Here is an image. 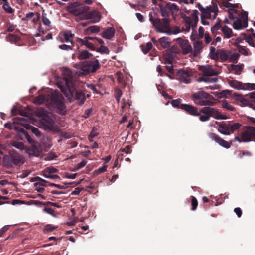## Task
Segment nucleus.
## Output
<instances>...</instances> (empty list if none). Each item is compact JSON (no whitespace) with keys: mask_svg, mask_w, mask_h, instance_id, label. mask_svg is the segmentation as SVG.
Masks as SVG:
<instances>
[{"mask_svg":"<svg viewBox=\"0 0 255 255\" xmlns=\"http://www.w3.org/2000/svg\"><path fill=\"white\" fill-rule=\"evenodd\" d=\"M44 102L56 108L59 114L64 115L66 113L64 98L59 94L55 92L45 93L39 95L35 99L36 104H41Z\"/></svg>","mask_w":255,"mask_h":255,"instance_id":"f257e3e1","label":"nucleus"},{"mask_svg":"<svg viewBox=\"0 0 255 255\" xmlns=\"http://www.w3.org/2000/svg\"><path fill=\"white\" fill-rule=\"evenodd\" d=\"M25 128L27 129H31L32 133L35 134L37 137L39 136L41 134L39 129L30 125L27 122V121L24 118L17 117L14 119V121L12 124H10V128L14 129L18 132H21L24 134L28 142L30 143H32L33 140L30 137L28 134L25 131L23 128Z\"/></svg>","mask_w":255,"mask_h":255,"instance_id":"f03ea898","label":"nucleus"},{"mask_svg":"<svg viewBox=\"0 0 255 255\" xmlns=\"http://www.w3.org/2000/svg\"><path fill=\"white\" fill-rule=\"evenodd\" d=\"M149 20L157 32L163 33L170 35L179 33L180 32L179 27H175L173 29L170 28V20L168 18H164L161 19L159 18H153L151 16Z\"/></svg>","mask_w":255,"mask_h":255,"instance_id":"7ed1b4c3","label":"nucleus"},{"mask_svg":"<svg viewBox=\"0 0 255 255\" xmlns=\"http://www.w3.org/2000/svg\"><path fill=\"white\" fill-rule=\"evenodd\" d=\"M66 88H61L62 92L67 97H74L80 105L84 104L86 100L85 94L81 90L75 89L71 77H67L64 79Z\"/></svg>","mask_w":255,"mask_h":255,"instance_id":"20e7f679","label":"nucleus"},{"mask_svg":"<svg viewBox=\"0 0 255 255\" xmlns=\"http://www.w3.org/2000/svg\"><path fill=\"white\" fill-rule=\"evenodd\" d=\"M191 99L195 104L199 106L209 107L213 106L215 104L214 97L204 91H199L193 93Z\"/></svg>","mask_w":255,"mask_h":255,"instance_id":"39448f33","label":"nucleus"},{"mask_svg":"<svg viewBox=\"0 0 255 255\" xmlns=\"http://www.w3.org/2000/svg\"><path fill=\"white\" fill-rule=\"evenodd\" d=\"M24 158L14 150L9 151V155H4L3 161L5 166L12 167L14 166H20L24 162Z\"/></svg>","mask_w":255,"mask_h":255,"instance_id":"423d86ee","label":"nucleus"},{"mask_svg":"<svg viewBox=\"0 0 255 255\" xmlns=\"http://www.w3.org/2000/svg\"><path fill=\"white\" fill-rule=\"evenodd\" d=\"M199 119L202 122H206L210 119L211 117L216 119H226V116L221 115L219 111L212 107H205L199 109Z\"/></svg>","mask_w":255,"mask_h":255,"instance_id":"0eeeda50","label":"nucleus"},{"mask_svg":"<svg viewBox=\"0 0 255 255\" xmlns=\"http://www.w3.org/2000/svg\"><path fill=\"white\" fill-rule=\"evenodd\" d=\"M199 12L197 10H194L191 16H187L183 13L180 14L181 17L183 19L184 25L182 30L185 32H189L192 27L193 29L196 28L199 21L198 19Z\"/></svg>","mask_w":255,"mask_h":255,"instance_id":"6e6552de","label":"nucleus"},{"mask_svg":"<svg viewBox=\"0 0 255 255\" xmlns=\"http://www.w3.org/2000/svg\"><path fill=\"white\" fill-rule=\"evenodd\" d=\"M100 67V64L97 59L94 60H85L81 64V70L85 74L95 72Z\"/></svg>","mask_w":255,"mask_h":255,"instance_id":"1a4fd4ad","label":"nucleus"},{"mask_svg":"<svg viewBox=\"0 0 255 255\" xmlns=\"http://www.w3.org/2000/svg\"><path fill=\"white\" fill-rule=\"evenodd\" d=\"M235 140L239 142L255 141V128L251 126L248 127L246 130L242 132L241 138L236 136L235 137Z\"/></svg>","mask_w":255,"mask_h":255,"instance_id":"9d476101","label":"nucleus"},{"mask_svg":"<svg viewBox=\"0 0 255 255\" xmlns=\"http://www.w3.org/2000/svg\"><path fill=\"white\" fill-rule=\"evenodd\" d=\"M212 5L207 6L201 12V17L207 19H215L218 13V8L216 1H212Z\"/></svg>","mask_w":255,"mask_h":255,"instance_id":"9b49d317","label":"nucleus"},{"mask_svg":"<svg viewBox=\"0 0 255 255\" xmlns=\"http://www.w3.org/2000/svg\"><path fill=\"white\" fill-rule=\"evenodd\" d=\"M89 10V7L83 5L69 7V11L75 16H79L81 19Z\"/></svg>","mask_w":255,"mask_h":255,"instance_id":"f8f14e48","label":"nucleus"},{"mask_svg":"<svg viewBox=\"0 0 255 255\" xmlns=\"http://www.w3.org/2000/svg\"><path fill=\"white\" fill-rule=\"evenodd\" d=\"M176 42L181 48L183 54H188L192 51V47L188 40L178 38L176 39Z\"/></svg>","mask_w":255,"mask_h":255,"instance_id":"ddd939ff","label":"nucleus"},{"mask_svg":"<svg viewBox=\"0 0 255 255\" xmlns=\"http://www.w3.org/2000/svg\"><path fill=\"white\" fill-rule=\"evenodd\" d=\"M199 70L203 72L205 76H216L219 73L218 70L213 69L212 66L210 65L200 66Z\"/></svg>","mask_w":255,"mask_h":255,"instance_id":"4468645a","label":"nucleus"},{"mask_svg":"<svg viewBox=\"0 0 255 255\" xmlns=\"http://www.w3.org/2000/svg\"><path fill=\"white\" fill-rule=\"evenodd\" d=\"M58 172V170L57 169L53 167H48L43 171L42 175L44 177L51 179H60V177L58 175L54 174V173H57Z\"/></svg>","mask_w":255,"mask_h":255,"instance_id":"2eb2a0df","label":"nucleus"},{"mask_svg":"<svg viewBox=\"0 0 255 255\" xmlns=\"http://www.w3.org/2000/svg\"><path fill=\"white\" fill-rule=\"evenodd\" d=\"M181 109L186 112L188 114L194 116H199L200 115L199 109L191 105L185 104L183 105H181Z\"/></svg>","mask_w":255,"mask_h":255,"instance_id":"dca6fc26","label":"nucleus"},{"mask_svg":"<svg viewBox=\"0 0 255 255\" xmlns=\"http://www.w3.org/2000/svg\"><path fill=\"white\" fill-rule=\"evenodd\" d=\"M208 136L211 139L214 140L220 146L225 148L228 149L231 147V144L230 143L226 140H224L214 133H210L209 134Z\"/></svg>","mask_w":255,"mask_h":255,"instance_id":"f3484780","label":"nucleus"},{"mask_svg":"<svg viewBox=\"0 0 255 255\" xmlns=\"http://www.w3.org/2000/svg\"><path fill=\"white\" fill-rule=\"evenodd\" d=\"M91 19L93 23H96L100 21V16L99 13L96 10H93L90 12H87L84 17H82V20Z\"/></svg>","mask_w":255,"mask_h":255,"instance_id":"a211bd4d","label":"nucleus"},{"mask_svg":"<svg viewBox=\"0 0 255 255\" xmlns=\"http://www.w3.org/2000/svg\"><path fill=\"white\" fill-rule=\"evenodd\" d=\"M177 75L179 77V79L181 82L185 83H189L190 82V77L192 73L188 70L180 69L177 72Z\"/></svg>","mask_w":255,"mask_h":255,"instance_id":"6ab92c4d","label":"nucleus"},{"mask_svg":"<svg viewBox=\"0 0 255 255\" xmlns=\"http://www.w3.org/2000/svg\"><path fill=\"white\" fill-rule=\"evenodd\" d=\"M41 124L45 129L53 130L54 129V122L49 117L43 118L42 120Z\"/></svg>","mask_w":255,"mask_h":255,"instance_id":"aec40b11","label":"nucleus"},{"mask_svg":"<svg viewBox=\"0 0 255 255\" xmlns=\"http://www.w3.org/2000/svg\"><path fill=\"white\" fill-rule=\"evenodd\" d=\"M35 181H38V182H36L34 184L35 186L36 187V190L39 193H42L44 191V188L42 187H38V185L42 186H46L45 185L46 183H49L48 181H47L46 180L42 179L41 178L39 177H35Z\"/></svg>","mask_w":255,"mask_h":255,"instance_id":"412c9836","label":"nucleus"},{"mask_svg":"<svg viewBox=\"0 0 255 255\" xmlns=\"http://www.w3.org/2000/svg\"><path fill=\"white\" fill-rule=\"evenodd\" d=\"M115 30L113 27H108L103 32L101 35L102 37L107 39H111L114 36Z\"/></svg>","mask_w":255,"mask_h":255,"instance_id":"4be33fe9","label":"nucleus"},{"mask_svg":"<svg viewBox=\"0 0 255 255\" xmlns=\"http://www.w3.org/2000/svg\"><path fill=\"white\" fill-rule=\"evenodd\" d=\"M218 52L219 54V59H220L221 61H226L229 59L231 51L222 49H218Z\"/></svg>","mask_w":255,"mask_h":255,"instance_id":"5701e85b","label":"nucleus"},{"mask_svg":"<svg viewBox=\"0 0 255 255\" xmlns=\"http://www.w3.org/2000/svg\"><path fill=\"white\" fill-rule=\"evenodd\" d=\"M171 45L170 39L167 37H162L159 39V47L163 48H169Z\"/></svg>","mask_w":255,"mask_h":255,"instance_id":"b1692460","label":"nucleus"},{"mask_svg":"<svg viewBox=\"0 0 255 255\" xmlns=\"http://www.w3.org/2000/svg\"><path fill=\"white\" fill-rule=\"evenodd\" d=\"M31 144H32L31 146L29 149V154L34 156H38L40 153V150L38 147V145H37L36 143H35L34 141Z\"/></svg>","mask_w":255,"mask_h":255,"instance_id":"393cba45","label":"nucleus"},{"mask_svg":"<svg viewBox=\"0 0 255 255\" xmlns=\"http://www.w3.org/2000/svg\"><path fill=\"white\" fill-rule=\"evenodd\" d=\"M232 97L236 98V101L241 102L242 104L241 105L247 106L250 104L249 101L245 99L242 95L239 94L237 93H234L232 95Z\"/></svg>","mask_w":255,"mask_h":255,"instance_id":"a878e982","label":"nucleus"},{"mask_svg":"<svg viewBox=\"0 0 255 255\" xmlns=\"http://www.w3.org/2000/svg\"><path fill=\"white\" fill-rule=\"evenodd\" d=\"M224 38H229L233 36L232 29L227 26L225 25L221 28Z\"/></svg>","mask_w":255,"mask_h":255,"instance_id":"bb28decb","label":"nucleus"},{"mask_svg":"<svg viewBox=\"0 0 255 255\" xmlns=\"http://www.w3.org/2000/svg\"><path fill=\"white\" fill-rule=\"evenodd\" d=\"M218 130L221 133L224 135H229L230 130L229 125L227 126L226 124H223L219 125Z\"/></svg>","mask_w":255,"mask_h":255,"instance_id":"cd10ccee","label":"nucleus"},{"mask_svg":"<svg viewBox=\"0 0 255 255\" xmlns=\"http://www.w3.org/2000/svg\"><path fill=\"white\" fill-rule=\"evenodd\" d=\"M229 84L231 87L237 89L244 90L245 89L244 84L237 80H230Z\"/></svg>","mask_w":255,"mask_h":255,"instance_id":"c85d7f7f","label":"nucleus"},{"mask_svg":"<svg viewBox=\"0 0 255 255\" xmlns=\"http://www.w3.org/2000/svg\"><path fill=\"white\" fill-rule=\"evenodd\" d=\"M209 55L211 59L217 60L219 59V54L218 52V49L216 50V48L214 47H210Z\"/></svg>","mask_w":255,"mask_h":255,"instance_id":"c756f323","label":"nucleus"},{"mask_svg":"<svg viewBox=\"0 0 255 255\" xmlns=\"http://www.w3.org/2000/svg\"><path fill=\"white\" fill-rule=\"evenodd\" d=\"M164 59L165 64L172 63L174 59V56L173 54L170 52V50L167 51V52L164 54Z\"/></svg>","mask_w":255,"mask_h":255,"instance_id":"7c9ffc66","label":"nucleus"},{"mask_svg":"<svg viewBox=\"0 0 255 255\" xmlns=\"http://www.w3.org/2000/svg\"><path fill=\"white\" fill-rule=\"evenodd\" d=\"M92 56V54L89 53L87 50H83L81 51L77 57L79 60H83L89 58Z\"/></svg>","mask_w":255,"mask_h":255,"instance_id":"2f4dec72","label":"nucleus"},{"mask_svg":"<svg viewBox=\"0 0 255 255\" xmlns=\"http://www.w3.org/2000/svg\"><path fill=\"white\" fill-rule=\"evenodd\" d=\"M233 27L235 29L241 30L243 28V22L241 18H238L233 23Z\"/></svg>","mask_w":255,"mask_h":255,"instance_id":"473e14b6","label":"nucleus"},{"mask_svg":"<svg viewBox=\"0 0 255 255\" xmlns=\"http://www.w3.org/2000/svg\"><path fill=\"white\" fill-rule=\"evenodd\" d=\"M198 81L199 82L216 83L218 81V78L217 77L209 78V77H208V76H205V77H199L198 79Z\"/></svg>","mask_w":255,"mask_h":255,"instance_id":"72a5a7b5","label":"nucleus"},{"mask_svg":"<svg viewBox=\"0 0 255 255\" xmlns=\"http://www.w3.org/2000/svg\"><path fill=\"white\" fill-rule=\"evenodd\" d=\"M6 38L7 41L14 43H16L20 40V38L18 36L11 34H8Z\"/></svg>","mask_w":255,"mask_h":255,"instance_id":"f704fd0d","label":"nucleus"},{"mask_svg":"<svg viewBox=\"0 0 255 255\" xmlns=\"http://www.w3.org/2000/svg\"><path fill=\"white\" fill-rule=\"evenodd\" d=\"M99 134V132H97V129L96 128L93 127L92 128V130L90 132V134L88 136V140L90 142L93 141V139L98 136Z\"/></svg>","mask_w":255,"mask_h":255,"instance_id":"c9c22d12","label":"nucleus"},{"mask_svg":"<svg viewBox=\"0 0 255 255\" xmlns=\"http://www.w3.org/2000/svg\"><path fill=\"white\" fill-rule=\"evenodd\" d=\"M203 48V42L200 40H197L194 44V48L195 52H199Z\"/></svg>","mask_w":255,"mask_h":255,"instance_id":"e433bc0d","label":"nucleus"},{"mask_svg":"<svg viewBox=\"0 0 255 255\" xmlns=\"http://www.w3.org/2000/svg\"><path fill=\"white\" fill-rule=\"evenodd\" d=\"M141 49L144 54H147L152 48V44L151 42H148L146 45H142Z\"/></svg>","mask_w":255,"mask_h":255,"instance_id":"4c0bfd02","label":"nucleus"},{"mask_svg":"<svg viewBox=\"0 0 255 255\" xmlns=\"http://www.w3.org/2000/svg\"><path fill=\"white\" fill-rule=\"evenodd\" d=\"M232 92L230 90H222L221 92L219 93L217 96L219 98H222L224 97L227 98L228 96L231 95Z\"/></svg>","mask_w":255,"mask_h":255,"instance_id":"58836bf2","label":"nucleus"},{"mask_svg":"<svg viewBox=\"0 0 255 255\" xmlns=\"http://www.w3.org/2000/svg\"><path fill=\"white\" fill-rule=\"evenodd\" d=\"M237 48L238 51L245 56H248L251 54L249 52L248 49L243 46L238 45Z\"/></svg>","mask_w":255,"mask_h":255,"instance_id":"ea45409f","label":"nucleus"},{"mask_svg":"<svg viewBox=\"0 0 255 255\" xmlns=\"http://www.w3.org/2000/svg\"><path fill=\"white\" fill-rule=\"evenodd\" d=\"M221 24L220 23V20L219 22H216V23L211 27V31L212 34H217L218 33V30L220 29H221Z\"/></svg>","mask_w":255,"mask_h":255,"instance_id":"a19ab883","label":"nucleus"},{"mask_svg":"<svg viewBox=\"0 0 255 255\" xmlns=\"http://www.w3.org/2000/svg\"><path fill=\"white\" fill-rule=\"evenodd\" d=\"M241 17L242 19V20H243V27H247L248 26V13L247 12L244 11L241 12Z\"/></svg>","mask_w":255,"mask_h":255,"instance_id":"79ce46f5","label":"nucleus"},{"mask_svg":"<svg viewBox=\"0 0 255 255\" xmlns=\"http://www.w3.org/2000/svg\"><path fill=\"white\" fill-rule=\"evenodd\" d=\"M221 105L223 108L231 111H234L235 110V108L234 106L229 104L228 102L225 100L222 102Z\"/></svg>","mask_w":255,"mask_h":255,"instance_id":"37998d69","label":"nucleus"},{"mask_svg":"<svg viewBox=\"0 0 255 255\" xmlns=\"http://www.w3.org/2000/svg\"><path fill=\"white\" fill-rule=\"evenodd\" d=\"M242 35L243 36L244 38L246 40V41L248 42V43L252 47H255L254 42L252 37L250 35H248L246 33L242 34Z\"/></svg>","mask_w":255,"mask_h":255,"instance_id":"c03bdc74","label":"nucleus"},{"mask_svg":"<svg viewBox=\"0 0 255 255\" xmlns=\"http://www.w3.org/2000/svg\"><path fill=\"white\" fill-rule=\"evenodd\" d=\"M229 57L230 58L228 60L229 62L237 63L240 57V54L237 53L232 54V53L231 52Z\"/></svg>","mask_w":255,"mask_h":255,"instance_id":"a18cd8bd","label":"nucleus"},{"mask_svg":"<svg viewBox=\"0 0 255 255\" xmlns=\"http://www.w3.org/2000/svg\"><path fill=\"white\" fill-rule=\"evenodd\" d=\"M171 103L173 107L176 108H179L181 109V105H183L184 104H181V99H180L173 100L171 101Z\"/></svg>","mask_w":255,"mask_h":255,"instance_id":"49530a36","label":"nucleus"},{"mask_svg":"<svg viewBox=\"0 0 255 255\" xmlns=\"http://www.w3.org/2000/svg\"><path fill=\"white\" fill-rule=\"evenodd\" d=\"M190 198L191 199V210L192 211H195L196 210L198 206V201L197 199L193 196H191Z\"/></svg>","mask_w":255,"mask_h":255,"instance_id":"de8ad7c7","label":"nucleus"},{"mask_svg":"<svg viewBox=\"0 0 255 255\" xmlns=\"http://www.w3.org/2000/svg\"><path fill=\"white\" fill-rule=\"evenodd\" d=\"M74 34H71L70 33L66 32L63 34V37L64 38V41L66 42H70L72 43V40L71 39L74 36Z\"/></svg>","mask_w":255,"mask_h":255,"instance_id":"09e8293b","label":"nucleus"},{"mask_svg":"<svg viewBox=\"0 0 255 255\" xmlns=\"http://www.w3.org/2000/svg\"><path fill=\"white\" fill-rule=\"evenodd\" d=\"M228 125L229 126L230 131H231L232 132L240 128L241 126V125L238 123H236L232 125L229 124Z\"/></svg>","mask_w":255,"mask_h":255,"instance_id":"8fccbe9b","label":"nucleus"},{"mask_svg":"<svg viewBox=\"0 0 255 255\" xmlns=\"http://www.w3.org/2000/svg\"><path fill=\"white\" fill-rule=\"evenodd\" d=\"M107 166L104 165L103 166L99 168L97 170H95L94 172V174L95 176L98 175L99 174L105 172L107 170Z\"/></svg>","mask_w":255,"mask_h":255,"instance_id":"3c124183","label":"nucleus"},{"mask_svg":"<svg viewBox=\"0 0 255 255\" xmlns=\"http://www.w3.org/2000/svg\"><path fill=\"white\" fill-rule=\"evenodd\" d=\"M87 162L85 160H83L81 162L77 164L75 166L73 170V171H77L83 167H84L87 164Z\"/></svg>","mask_w":255,"mask_h":255,"instance_id":"603ef678","label":"nucleus"},{"mask_svg":"<svg viewBox=\"0 0 255 255\" xmlns=\"http://www.w3.org/2000/svg\"><path fill=\"white\" fill-rule=\"evenodd\" d=\"M42 20L43 24L46 26H50L51 24V22L49 20L48 18L46 17V14L45 13H42Z\"/></svg>","mask_w":255,"mask_h":255,"instance_id":"864d4df0","label":"nucleus"},{"mask_svg":"<svg viewBox=\"0 0 255 255\" xmlns=\"http://www.w3.org/2000/svg\"><path fill=\"white\" fill-rule=\"evenodd\" d=\"M115 97L118 102H119L120 99L122 95V92L119 88H116L114 91Z\"/></svg>","mask_w":255,"mask_h":255,"instance_id":"5fc2aeb1","label":"nucleus"},{"mask_svg":"<svg viewBox=\"0 0 255 255\" xmlns=\"http://www.w3.org/2000/svg\"><path fill=\"white\" fill-rule=\"evenodd\" d=\"M3 8L7 13L12 14L14 12V10L10 6L9 3L7 4H4L3 5Z\"/></svg>","mask_w":255,"mask_h":255,"instance_id":"6e6d98bb","label":"nucleus"},{"mask_svg":"<svg viewBox=\"0 0 255 255\" xmlns=\"http://www.w3.org/2000/svg\"><path fill=\"white\" fill-rule=\"evenodd\" d=\"M232 69L235 71L236 74H239L240 73L241 71L242 70V67L241 66L239 65H234L232 64L231 65Z\"/></svg>","mask_w":255,"mask_h":255,"instance_id":"4d7b16f0","label":"nucleus"},{"mask_svg":"<svg viewBox=\"0 0 255 255\" xmlns=\"http://www.w3.org/2000/svg\"><path fill=\"white\" fill-rule=\"evenodd\" d=\"M238 10L234 8H230L229 9L228 12L229 14V18L231 19H235L237 18L234 15V13L237 14L238 13Z\"/></svg>","mask_w":255,"mask_h":255,"instance_id":"13d9d810","label":"nucleus"},{"mask_svg":"<svg viewBox=\"0 0 255 255\" xmlns=\"http://www.w3.org/2000/svg\"><path fill=\"white\" fill-rule=\"evenodd\" d=\"M87 30L91 33H98L100 31V28L98 26L94 25L89 27Z\"/></svg>","mask_w":255,"mask_h":255,"instance_id":"bf43d9fd","label":"nucleus"},{"mask_svg":"<svg viewBox=\"0 0 255 255\" xmlns=\"http://www.w3.org/2000/svg\"><path fill=\"white\" fill-rule=\"evenodd\" d=\"M96 51L101 53L108 54L109 52L108 48L104 46H101L99 48L97 49Z\"/></svg>","mask_w":255,"mask_h":255,"instance_id":"052dcab7","label":"nucleus"},{"mask_svg":"<svg viewBox=\"0 0 255 255\" xmlns=\"http://www.w3.org/2000/svg\"><path fill=\"white\" fill-rule=\"evenodd\" d=\"M223 5L225 7L229 8V9L230 8L235 9V8H237V7H238V5L237 4H232V3H229L228 2H223Z\"/></svg>","mask_w":255,"mask_h":255,"instance_id":"680f3d73","label":"nucleus"},{"mask_svg":"<svg viewBox=\"0 0 255 255\" xmlns=\"http://www.w3.org/2000/svg\"><path fill=\"white\" fill-rule=\"evenodd\" d=\"M244 90H255V84L254 83H247L244 84Z\"/></svg>","mask_w":255,"mask_h":255,"instance_id":"e2e57ef3","label":"nucleus"},{"mask_svg":"<svg viewBox=\"0 0 255 255\" xmlns=\"http://www.w3.org/2000/svg\"><path fill=\"white\" fill-rule=\"evenodd\" d=\"M57 227L51 224H47L44 227V230L48 232H51L56 229Z\"/></svg>","mask_w":255,"mask_h":255,"instance_id":"0e129e2a","label":"nucleus"},{"mask_svg":"<svg viewBox=\"0 0 255 255\" xmlns=\"http://www.w3.org/2000/svg\"><path fill=\"white\" fill-rule=\"evenodd\" d=\"M59 48L63 50L69 51L72 50V46L66 44H62L59 46Z\"/></svg>","mask_w":255,"mask_h":255,"instance_id":"69168bd1","label":"nucleus"},{"mask_svg":"<svg viewBox=\"0 0 255 255\" xmlns=\"http://www.w3.org/2000/svg\"><path fill=\"white\" fill-rule=\"evenodd\" d=\"M43 211L45 212H46L47 213L49 214H50L53 216H55V214L54 213V211L53 209L52 208H48V207H45L44 209H43Z\"/></svg>","mask_w":255,"mask_h":255,"instance_id":"338daca9","label":"nucleus"},{"mask_svg":"<svg viewBox=\"0 0 255 255\" xmlns=\"http://www.w3.org/2000/svg\"><path fill=\"white\" fill-rule=\"evenodd\" d=\"M121 151L126 154L130 153L131 152V147L130 146L128 145L125 148L121 149Z\"/></svg>","mask_w":255,"mask_h":255,"instance_id":"774afa93","label":"nucleus"}]
</instances>
